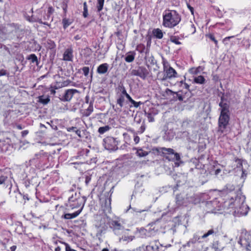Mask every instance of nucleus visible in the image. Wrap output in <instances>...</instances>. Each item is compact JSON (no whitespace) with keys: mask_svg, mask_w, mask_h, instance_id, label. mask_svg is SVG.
I'll return each mask as SVG.
<instances>
[{"mask_svg":"<svg viewBox=\"0 0 251 251\" xmlns=\"http://www.w3.org/2000/svg\"><path fill=\"white\" fill-rule=\"evenodd\" d=\"M67 130L69 132L73 131L75 132L79 137H81V131L79 129H76L75 127H71L68 128Z\"/></svg>","mask_w":251,"mask_h":251,"instance_id":"28","label":"nucleus"},{"mask_svg":"<svg viewBox=\"0 0 251 251\" xmlns=\"http://www.w3.org/2000/svg\"><path fill=\"white\" fill-rule=\"evenodd\" d=\"M161 151L166 158L170 160L179 161L180 159L179 154L176 152H175L174 150L172 149L162 148Z\"/></svg>","mask_w":251,"mask_h":251,"instance_id":"6","label":"nucleus"},{"mask_svg":"<svg viewBox=\"0 0 251 251\" xmlns=\"http://www.w3.org/2000/svg\"><path fill=\"white\" fill-rule=\"evenodd\" d=\"M27 59L28 60H31V61L32 62V63H37L38 62V59H37V56H36L35 54H31L30 55H29L27 57Z\"/></svg>","mask_w":251,"mask_h":251,"instance_id":"30","label":"nucleus"},{"mask_svg":"<svg viewBox=\"0 0 251 251\" xmlns=\"http://www.w3.org/2000/svg\"><path fill=\"white\" fill-rule=\"evenodd\" d=\"M214 233H215V232H214L213 229H210V230H208L207 233H206L204 234H203L201 238H203H203H205L207 237H208V236H209L210 235H211V234H213Z\"/></svg>","mask_w":251,"mask_h":251,"instance_id":"40","label":"nucleus"},{"mask_svg":"<svg viewBox=\"0 0 251 251\" xmlns=\"http://www.w3.org/2000/svg\"><path fill=\"white\" fill-rule=\"evenodd\" d=\"M82 70L85 76H87L89 73V68L88 67H84L82 68Z\"/></svg>","mask_w":251,"mask_h":251,"instance_id":"42","label":"nucleus"},{"mask_svg":"<svg viewBox=\"0 0 251 251\" xmlns=\"http://www.w3.org/2000/svg\"><path fill=\"white\" fill-rule=\"evenodd\" d=\"M131 103L133 105V106L135 107H138L142 104V102L141 101L136 102L134 100H133V101H132Z\"/></svg>","mask_w":251,"mask_h":251,"instance_id":"46","label":"nucleus"},{"mask_svg":"<svg viewBox=\"0 0 251 251\" xmlns=\"http://www.w3.org/2000/svg\"><path fill=\"white\" fill-rule=\"evenodd\" d=\"M91 180V177L90 176H86L85 178V183L87 185Z\"/></svg>","mask_w":251,"mask_h":251,"instance_id":"54","label":"nucleus"},{"mask_svg":"<svg viewBox=\"0 0 251 251\" xmlns=\"http://www.w3.org/2000/svg\"><path fill=\"white\" fill-rule=\"evenodd\" d=\"M245 198L236 197L235 199L232 197L224 202L222 205L224 209H232V212L235 216H246L248 213L249 207L244 202Z\"/></svg>","mask_w":251,"mask_h":251,"instance_id":"1","label":"nucleus"},{"mask_svg":"<svg viewBox=\"0 0 251 251\" xmlns=\"http://www.w3.org/2000/svg\"><path fill=\"white\" fill-rule=\"evenodd\" d=\"M73 50L72 47L65 50L63 54V60L67 61H72L73 58Z\"/></svg>","mask_w":251,"mask_h":251,"instance_id":"13","label":"nucleus"},{"mask_svg":"<svg viewBox=\"0 0 251 251\" xmlns=\"http://www.w3.org/2000/svg\"><path fill=\"white\" fill-rule=\"evenodd\" d=\"M7 178V176L0 174V185L4 184Z\"/></svg>","mask_w":251,"mask_h":251,"instance_id":"38","label":"nucleus"},{"mask_svg":"<svg viewBox=\"0 0 251 251\" xmlns=\"http://www.w3.org/2000/svg\"><path fill=\"white\" fill-rule=\"evenodd\" d=\"M126 97L128 100L130 102L133 101V100L131 98V97L129 96V94H126Z\"/></svg>","mask_w":251,"mask_h":251,"instance_id":"55","label":"nucleus"},{"mask_svg":"<svg viewBox=\"0 0 251 251\" xmlns=\"http://www.w3.org/2000/svg\"><path fill=\"white\" fill-rule=\"evenodd\" d=\"M108 69V65L107 63H103L100 64L97 68V72L99 74H105Z\"/></svg>","mask_w":251,"mask_h":251,"instance_id":"15","label":"nucleus"},{"mask_svg":"<svg viewBox=\"0 0 251 251\" xmlns=\"http://www.w3.org/2000/svg\"><path fill=\"white\" fill-rule=\"evenodd\" d=\"M69 84V82L65 81L61 83H57L55 85L53 86V88L54 89H57L59 88L67 86Z\"/></svg>","mask_w":251,"mask_h":251,"instance_id":"22","label":"nucleus"},{"mask_svg":"<svg viewBox=\"0 0 251 251\" xmlns=\"http://www.w3.org/2000/svg\"><path fill=\"white\" fill-rule=\"evenodd\" d=\"M54 251H61V248L60 247L58 246L55 249Z\"/></svg>","mask_w":251,"mask_h":251,"instance_id":"61","label":"nucleus"},{"mask_svg":"<svg viewBox=\"0 0 251 251\" xmlns=\"http://www.w3.org/2000/svg\"><path fill=\"white\" fill-rule=\"evenodd\" d=\"M62 23L63 25L64 28L66 29L71 25V22H70L68 19H63L62 21Z\"/></svg>","mask_w":251,"mask_h":251,"instance_id":"35","label":"nucleus"},{"mask_svg":"<svg viewBox=\"0 0 251 251\" xmlns=\"http://www.w3.org/2000/svg\"><path fill=\"white\" fill-rule=\"evenodd\" d=\"M170 41L174 43L176 45H180L181 43L179 41V37L178 36H172L170 37Z\"/></svg>","mask_w":251,"mask_h":251,"instance_id":"24","label":"nucleus"},{"mask_svg":"<svg viewBox=\"0 0 251 251\" xmlns=\"http://www.w3.org/2000/svg\"><path fill=\"white\" fill-rule=\"evenodd\" d=\"M88 15V8L86 2L83 3V16L84 18H86Z\"/></svg>","mask_w":251,"mask_h":251,"instance_id":"34","label":"nucleus"},{"mask_svg":"<svg viewBox=\"0 0 251 251\" xmlns=\"http://www.w3.org/2000/svg\"><path fill=\"white\" fill-rule=\"evenodd\" d=\"M134 141L135 144H138L140 141V138L138 136H134Z\"/></svg>","mask_w":251,"mask_h":251,"instance_id":"50","label":"nucleus"},{"mask_svg":"<svg viewBox=\"0 0 251 251\" xmlns=\"http://www.w3.org/2000/svg\"><path fill=\"white\" fill-rule=\"evenodd\" d=\"M78 90L75 89H67L65 91V93L60 95L59 97V99L62 101H70L72 98L73 97L74 94L75 93H78Z\"/></svg>","mask_w":251,"mask_h":251,"instance_id":"9","label":"nucleus"},{"mask_svg":"<svg viewBox=\"0 0 251 251\" xmlns=\"http://www.w3.org/2000/svg\"><path fill=\"white\" fill-rule=\"evenodd\" d=\"M133 237L132 236H124L122 237L120 239V242L123 241H126V242H129L131 241L133 239Z\"/></svg>","mask_w":251,"mask_h":251,"instance_id":"32","label":"nucleus"},{"mask_svg":"<svg viewBox=\"0 0 251 251\" xmlns=\"http://www.w3.org/2000/svg\"><path fill=\"white\" fill-rule=\"evenodd\" d=\"M103 141L104 148L106 150L115 151L118 149L117 142L114 138L107 137L103 139Z\"/></svg>","mask_w":251,"mask_h":251,"instance_id":"7","label":"nucleus"},{"mask_svg":"<svg viewBox=\"0 0 251 251\" xmlns=\"http://www.w3.org/2000/svg\"><path fill=\"white\" fill-rule=\"evenodd\" d=\"M194 81L196 83L202 84L204 83L205 79L203 76L199 75L195 77Z\"/></svg>","mask_w":251,"mask_h":251,"instance_id":"21","label":"nucleus"},{"mask_svg":"<svg viewBox=\"0 0 251 251\" xmlns=\"http://www.w3.org/2000/svg\"><path fill=\"white\" fill-rule=\"evenodd\" d=\"M126 94H128L127 93L126 89L124 87L122 91V94L121 95H123L124 97H126Z\"/></svg>","mask_w":251,"mask_h":251,"instance_id":"53","label":"nucleus"},{"mask_svg":"<svg viewBox=\"0 0 251 251\" xmlns=\"http://www.w3.org/2000/svg\"><path fill=\"white\" fill-rule=\"evenodd\" d=\"M48 48H49L50 49H54L56 46L54 42L51 40H49L48 42Z\"/></svg>","mask_w":251,"mask_h":251,"instance_id":"41","label":"nucleus"},{"mask_svg":"<svg viewBox=\"0 0 251 251\" xmlns=\"http://www.w3.org/2000/svg\"><path fill=\"white\" fill-rule=\"evenodd\" d=\"M200 239V237L197 235H194L193 238L190 239L187 243V245L190 247L191 244H195Z\"/></svg>","mask_w":251,"mask_h":251,"instance_id":"23","label":"nucleus"},{"mask_svg":"<svg viewBox=\"0 0 251 251\" xmlns=\"http://www.w3.org/2000/svg\"><path fill=\"white\" fill-rule=\"evenodd\" d=\"M72 194L69 197L66 206L68 208L73 209L82 205L83 208L84 204V198L81 197L80 193L72 192Z\"/></svg>","mask_w":251,"mask_h":251,"instance_id":"3","label":"nucleus"},{"mask_svg":"<svg viewBox=\"0 0 251 251\" xmlns=\"http://www.w3.org/2000/svg\"><path fill=\"white\" fill-rule=\"evenodd\" d=\"M93 111V106L92 103H90L88 107L86 109L85 111V115L86 116H89L91 113Z\"/></svg>","mask_w":251,"mask_h":251,"instance_id":"26","label":"nucleus"},{"mask_svg":"<svg viewBox=\"0 0 251 251\" xmlns=\"http://www.w3.org/2000/svg\"><path fill=\"white\" fill-rule=\"evenodd\" d=\"M188 7L189 9V10H190L192 14H193V12H194L193 8L192 7H191L190 5H188Z\"/></svg>","mask_w":251,"mask_h":251,"instance_id":"60","label":"nucleus"},{"mask_svg":"<svg viewBox=\"0 0 251 251\" xmlns=\"http://www.w3.org/2000/svg\"><path fill=\"white\" fill-rule=\"evenodd\" d=\"M110 226L116 234H119L124 230V227L119 221H112L110 224Z\"/></svg>","mask_w":251,"mask_h":251,"instance_id":"11","label":"nucleus"},{"mask_svg":"<svg viewBox=\"0 0 251 251\" xmlns=\"http://www.w3.org/2000/svg\"><path fill=\"white\" fill-rule=\"evenodd\" d=\"M165 93L168 95H173V96L175 95H177V94L176 93L173 92L172 90H171L170 89H169L168 88L166 89V90L165 91Z\"/></svg>","mask_w":251,"mask_h":251,"instance_id":"45","label":"nucleus"},{"mask_svg":"<svg viewBox=\"0 0 251 251\" xmlns=\"http://www.w3.org/2000/svg\"><path fill=\"white\" fill-rule=\"evenodd\" d=\"M136 53L134 51H129L126 54L125 60L126 62L130 63L134 61Z\"/></svg>","mask_w":251,"mask_h":251,"instance_id":"16","label":"nucleus"},{"mask_svg":"<svg viewBox=\"0 0 251 251\" xmlns=\"http://www.w3.org/2000/svg\"><path fill=\"white\" fill-rule=\"evenodd\" d=\"M163 70L164 75L163 77L161 78L162 81L177 77V73L176 71L172 67H168L164 61H163Z\"/></svg>","mask_w":251,"mask_h":251,"instance_id":"4","label":"nucleus"},{"mask_svg":"<svg viewBox=\"0 0 251 251\" xmlns=\"http://www.w3.org/2000/svg\"><path fill=\"white\" fill-rule=\"evenodd\" d=\"M181 16L176 10L166 9L163 13L162 25L165 27L172 28L181 21Z\"/></svg>","mask_w":251,"mask_h":251,"instance_id":"2","label":"nucleus"},{"mask_svg":"<svg viewBox=\"0 0 251 251\" xmlns=\"http://www.w3.org/2000/svg\"><path fill=\"white\" fill-rule=\"evenodd\" d=\"M130 208L133 211H135L136 212H139V213H141L142 212H144L145 211V210H139V209H135V208H132L131 207V206H129Z\"/></svg>","mask_w":251,"mask_h":251,"instance_id":"52","label":"nucleus"},{"mask_svg":"<svg viewBox=\"0 0 251 251\" xmlns=\"http://www.w3.org/2000/svg\"><path fill=\"white\" fill-rule=\"evenodd\" d=\"M125 101V97L123 95H120L117 100V103L118 104L120 108H117L115 109L116 112H121V108L124 106V103Z\"/></svg>","mask_w":251,"mask_h":251,"instance_id":"17","label":"nucleus"},{"mask_svg":"<svg viewBox=\"0 0 251 251\" xmlns=\"http://www.w3.org/2000/svg\"><path fill=\"white\" fill-rule=\"evenodd\" d=\"M131 75L135 76H138L142 79H145L149 75L148 70L144 67H139L136 70H132Z\"/></svg>","mask_w":251,"mask_h":251,"instance_id":"10","label":"nucleus"},{"mask_svg":"<svg viewBox=\"0 0 251 251\" xmlns=\"http://www.w3.org/2000/svg\"><path fill=\"white\" fill-rule=\"evenodd\" d=\"M17 127L18 129H20V130L23 128L22 126L20 125H17Z\"/></svg>","mask_w":251,"mask_h":251,"instance_id":"62","label":"nucleus"},{"mask_svg":"<svg viewBox=\"0 0 251 251\" xmlns=\"http://www.w3.org/2000/svg\"><path fill=\"white\" fill-rule=\"evenodd\" d=\"M16 248H17L16 246H15V245L12 246L10 248V251H15Z\"/></svg>","mask_w":251,"mask_h":251,"instance_id":"59","label":"nucleus"},{"mask_svg":"<svg viewBox=\"0 0 251 251\" xmlns=\"http://www.w3.org/2000/svg\"><path fill=\"white\" fill-rule=\"evenodd\" d=\"M54 11L53 8L51 6H50L48 9V18L50 16V15Z\"/></svg>","mask_w":251,"mask_h":251,"instance_id":"47","label":"nucleus"},{"mask_svg":"<svg viewBox=\"0 0 251 251\" xmlns=\"http://www.w3.org/2000/svg\"><path fill=\"white\" fill-rule=\"evenodd\" d=\"M221 172V170L220 169H217L215 171L214 174L217 176Z\"/></svg>","mask_w":251,"mask_h":251,"instance_id":"57","label":"nucleus"},{"mask_svg":"<svg viewBox=\"0 0 251 251\" xmlns=\"http://www.w3.org/2000/svg\"><path fill=\"white\" fill-rule=\"evenodd\" d=\"M28 133V131L27 130H24L21 132L22 136L23 137H25L26 135H27Z\"/></svg>","mask_w":251,"mask_h":251,"instance_id":"51","label":"nucleus"},{"mask_svg":"<svg viewBox=\"0 0 251 251\" xmlns=\"http://www.w3.org/2000/svg\"><path fill=\"white\" fill-rule=\"evenodd\" d=\"M146 115L149 122H152L154 121L153 115L151 113H146Z\"/></svg>","mask_w":251,"mask_h":251,"instance_id":"36","label":"nucleus"},{"mask_svg":"<svg viewBox=\"0 0 251 251\" xmlns=\"http://www.w3.org/2000/svg\"><path fill=\"white\" fill-rule=\"evenodd\" d=\"M75 40H78V39H80V37H79V36H78V35H76V36H75Z\"/></svg>","mask_w":251,"mask_h":251,"instance_id":"63","label":"nucleus"},{"mask_svg":"<svg viewBox=\"0 0 251 251\" xmlns=\"http://www.w3.org/2000/svg\"><path fill=\"white\" fill-rule=\"evenodd\" d=\"M7 74H8V73H7L6 71L5 70L2 69L0 71V76H3V75H5Z\"/></svg>","mask_w":251,"mask_h":251,"instance_id":"48","label":"nucleus"},{"mask_svg":"<svg viewBox=\"0 0 251 251\" xmlns=\"http://www.w3.org/2000/svg\"><path fill=\"white\" fill-rule=\"evenodd\" d=\"M111 129V127L109 126H105L99 128L98 132L100 134H103L104 133L108 131Z\"/></svg>","mask_w":251,"mask_h":251,"instance_id":"20","label":"nucleus"},{"mask_svg":"<svg viewBox=\"0 0 251 251\" xmlns=\"http://www.w3.org/2000/svg\"><path fill=\"white\" fill-rule=\"evenodd\" d=\"M233 37L234 36H228V37H226L225 38L223 41V43L225 44H227V43L226 42V41H228L230 38H233Z\"/></svg>","mask_w":251,"mask_h":251,"instance_id":"49","label":"nucleus"},{"mask_svg":"<svg viewBox=\"0 0 251 251\" xmlns=\"http://www.w3.org/2000/svg\"><path fill=\"white\" fill-rule=\"evenodd\" d=\"M219 106L221 107V113L223 114H229V105L224 101V98H221V102L219 103Z\"/></svg>","mask_w":251,"mask_h":251,"instance_id":"12","label":"nucleus"},{"mask_svg":"<svg viewBox=\"0 0 251 251\" xmlns=\"http://www.w3.org/2000/svg\"><path fill=\"white\" fill-rule=\"evenodd\" d=\"M82 207H81L79 210L75 211L73 213H66L62 216V218L67 220L75 218L80 214L82 211Z\"/></svg>","mask_w":251,"mask_h":251,"instance_id":"14","label":"nucleus"},{"mask_svg":"<svg viewBox=\"0 0 251 251\" xmlns=\"http://www.w3.org/2000/svg\"><path fill=\"white\" fill-rule=\"evenodd\" d=\"M226 187L227 191H229L230 192H231L233 191H234V189H235L234 186L233 185H231V184H227V185H226Z\"/></svg>","mask_w":251,"mask_h":251,"instance_id":"43","label":"nucleus"},{"mask_svg":"<svg viewBox=\"0 0 251 251\" xmlns=\"http://www.w3.org/2000/svg\"><path fill=\"white\" fill-rule=\"evenodd\" d=\"M190 31L192 34L195 33L196 32V27L195 25L192 23H190Z\"/></svg>","mask_w":251,"mask_h":251,"instance_id":"44","label":"nucleus"},{"mask_svg":"<svg viewBox=\"0 0 251 251\" xmlns=\"http://www.w3.org/2000/svg\"><path fill=\"white\" fill-rule=\"evenodd\" d=\"M182 87L186 89H188L189 88V85L186 83H184L183 85H182Z\"/></svg>","mask_w":251,"mask_h":251,"instance_id":"56","label":"nucleus"},{"mask_svg":"<svg viewBox=\"0 0 251 251\" xmlns=\"http://www.w3.org/2000/svg\"><path fill=\"white\" fill-rule=\"evenodd\" d=\"M137 155L139 157H144L148 155L147 151H144L142 149H138L136 151Z\"/></svg>","mask_w":251,"mask_h":251,"instance_id":"31","label":"nucleus"},{"mask_svg":"<svg viewBox=\"0 0 251 251\" xmlns=\"http://www.w3.org/2000/svg\"><path fill=\"white\" fill-rule=\"evenodd\" d=\"M152 34L156 38L161 39L163 37L164 33L162 30L157 28L153 29Z\"/></svg>","mask_w":251,"mask_h":251,"instance_id":"18","label":"nucleus"},{"mask_svg":"<svg viewBox=\"0 0 251 251\" xmlns=\"http://www.w3.org/2000/svg\"><path fill=\"white\" fill-rule=\"evenodd\" d=\"M192 201L193 200L192 197H187V195L184 193L177 195L176 197V202L178 206H186Z\"/></svg>","mask_w":251,"mask_h":251,"instance_id":"8","label":"nucleus"},{"mask_svg":"<svg viewBox=\"0 0 251 251\" xmlns=\"http://www.w3.org/2000/svg\"><path fill=\"white\" fill-rule=\"evenodd\" d=\"M211 40L213 41L215 44V45L217 47H218V41L215 39V37L213 34H209L206 35Z\"/></svg>","mask_w":251,"mask_h":251,"instance_id":"37","label":"nucleus"},{"mask_svg":"<svg viewBox=\"0 0 251 251\" xmlns=\"http://www.w3.org/2000/svg\"><path fill=\"white\" fill-rule=\"evenodd\" d=\"M101 251H109L107 249L104 248Z\"/></svg>","mask_w":251,"mask_h":251,"instance_id":"64","label":"nucleus"},{"mask_svg":"<svg viewBox=\"0 0 251 251\" xmlns=\"http://www.w3.org/2000/svg\"><path fill=\"white\" fill-rule=\"evenodd\" d=\"M60 242L62 244H63L65 246L66 251H76L72 249L68 244H67L65 242Z\"/></svg>","mask_w":251,"mask_h":251,"instance_id":"39","label":"nucleus"},{"mask_svg":"<svg viewBox=\"0 0 251 251\" xmlns=\"http://www.w3.org/2000/svg\"><path fill=\"white\" fill-rule=\"evenodd\" d=\"M50 101L49 96H41L38 97V102L43 104H47Z\"/></svg>","mask_w":251,"mask_h":251,"instance_id":"19","label":"nucleus"},{"mask_svg":"<svg viewBox=\"0 0 251 251\" xmlns=\"http://www.w3.org/2000/svg\"><path fill=\"white\" fill-rule=\"evenodd\" d=\"M35 156L37 157V159H42V158L43 157V154H40H40H36L35 155Z\"/></svg>","mask_w":251,"mask_h":251,"instance_id":"58","label":"nucleus"},{"mask_svg":"<svg viewBox=\"0 0 251 251\" xmlns=\"http://www.w3.org/2000/svg\"><path fill=\"white\" fill-rule=\"evenodd\" d=\"M159 247L158 245L155 244L154 246L149 245L146 247V249L148 251H151L154 250H156V251H159Z\"/></svg>","mask_w":251,"mask_h":251,"instance_id":"25","label":"nucleus"},{"mask_svg":"<svg viewBox=\"0 0 251 251\" xmlns=\"http://www.w3.org/2000/svg\"><path fill=\"white\" fill-rule=\"evenodd\" d=\"M145 46L143 44H140L136 47V50L140 53H143L145 50Z\"/></svg>","mask_w":251,"mask_h":251,"instance_id":"29","label":"nucleus"},{"mask_svg":"<svg viewBox=\"0 0 251 251\" xmlns=\"http://www.w3.org/2000/svg\"><path fill=\"white\" fill-rule=\"evenodd\" d=\"M97 10L98 12H100L103 8L104 0H97Z\"/></svg>","mask_w":251,"mask_h":251,"instance_id":"27","label":"nucleus"},{"mask_svg":"<svg viewBox=\"0 0 251 251\" xmlns=\"http://www.w3.org/2000/svg\"><path fill=\"white\" fill-rule=\"evenodd\" d=\"M123 136L125 143L127 144H129L131 140V137L130 135L127 133H123Z\"/></svg>","mask_w":251,"mask_h":251,"instance_id":"33","label":"nucleus"},{"mask_svg":"<svg viewBox=\"0 0 251 251\" xmlns=\"http://www.w3.org/2000/svg\"><path fill=\"white\" fill-rule=\"evenodd\" d=\"M229 115L220 114L218 120V131L223 133L229 124Z\"/></svg>","mask_w":251,"mask_h":251,"instance_id":"5","label":"nucleus"}]
</instances>
